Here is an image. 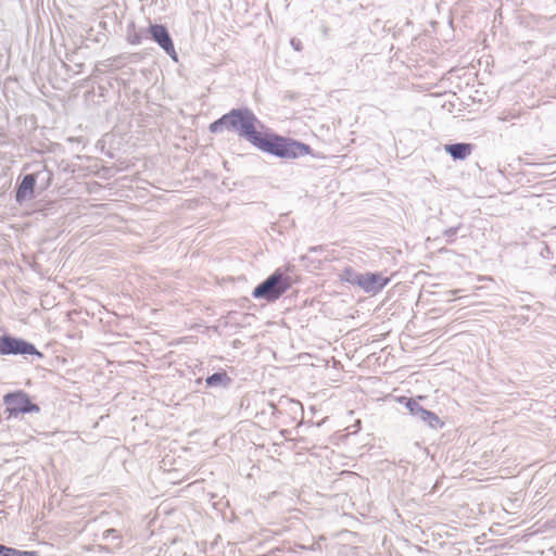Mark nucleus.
Instances as JSON below:
<instances>
[{
  "mask_svg": "<svg viewBox=\"0 0 556 556\" xmlns=\"http://www.w3.org/2000/svg\"><path fill=\"white\" fill-rule=\"evenodd\" d=\"M459 229V226L457 227H451L446 230H444L443 235L447 238V242L452 243L454 240L452 237H454L457 233V230Z\"/></svg>",
  "mask_w": 556,
  "mask_h": 556,
  "instance_id": "obj_14",
  "label": "nucleus"
},
{
  "mask_svg": "<svg viewBox=\"0 0 556 556\" xmlns=\"http://www.w3.org/2000/svg\"><path fill=\"white\" fill-rule=\"evenodd\" d=\"M390 279L379 273L357 274L353 283L359 286L365 292L376 294L383 289Z\"/></svg>",
  "mask_w": 556,
  "mask_h": 556,
  "instance_id": "obj_7",
  "label": "nucleus"
},
{
  "mask_svg": "<svg viewBox=\"0 0 556 556\" xmlns=\"http://www.w3.org/2000/svg\"><path fill=\"white\" fill-rule=\"evenodd\" d=\"M110 538L118 540V543L116 545L117 547L122 546V544H121V535H119V533H118V531L116 529L111 528V529H108V530H105L103 532V534H102V539L103 540H109Z\"/></svg>",
  "mask_w": 556,
  "mask_h": 556,
  "instance_id": "obj_13",
  "label": "nucleus"
},
{
  "mask_svg": "<svg viewBox=\"0 0 556 556\" xmlns=\"http://www.w3.org/2000/svg\"><path fill=\"white\" fill-rule=\"evenodd\" d=\"M231 379L227 375L226 371H218L214 372L213 375L208 376L205 379V383L207 387L216 388V387H223L226 388L230 384Z\"/></svg>",
  "mask_w": 556,
  "mask_h": 556,
  "instance_id": "obj_11",
  "label": "nucleus"
},
{
  "mask_svg": "<svg viewBox=\"0 0 556 556\" xmlns=\"http://www.w3.org/2000/svg\"><path fill=\"white\" fill-rule=\"evenodd\" d=\"M3 403L10 416L20 414L39 413L40 407L31 403L29 395L24 391L8 393L3 396Z\"/></svg>",
  "mask_w": 556,
  "mask_h": 556,
  "instance_id": "obj_4",
  "label": "nucleus"
},
{
  "mask_svg": "<svg viewBox=\"0 0 556 556\" xmlns=\"http://www.w3.org/2000/svg\"><path fill=\"white\" fill-rule=\"evenodd\" d=\"M149 33L152 39L175 61H177V53L173 40L165 26L154 24L150 25Z\"/></svg>",
  "mask_w": 556,
  "mask_h": 556,
  "instance_id": "obj_8",
  "label": "nucleus"
},
{
  "mask_svg": "<svg viewBox=\"0 0 556 556\" xmlns=\"http://www.w3.org/2000/svg\"><path fill=\"white\" fill-rule=\"evenodd\" d=\"M445 151L454 159V160H465L472 151V144L470 143H453L446 144Z\"/></svg>",
  "mask_w": 556,
  "mask_h": 556,
  "instance_id": "obj_10",
  "label": "nucleus"
},
{
  "mask_svg": "<svg viewBox=\"0 0 556 556\" xmlns=\"http://www.w3.org/2000/svg\"><path fill=\"white\" fill-rule=\"evenodd\" d=\"M128 41L131 45H139L141 42V38L139 35H137V34L132 35L130 31H128Z\"/></svg>",
  "mask_w": 556,
  "mask_h": 556,
  "instance_id": "obj_15",
  "label": "nucleus"
},
{
  "mask_svg": "<svg viewBox=\"0 0 556 556\" xmlns=\"http://www.w3.org/2000/svg\"><path fill=\"white\" fill-rule=\"evenodd\" d=\"M8 548V546L0 544V556H7Z\"/></svg>",
  "mask_w": 556,
  "mask_h": 556,
  "instance_id": "obj_17",
  "label": "nucleus"
},
{
  "mask_svg": "<svg viewBox=\"0 0 556 556\" xmlns=\"http://www.w3.org/2000/svg\"><path fill=\"white\" fill-rule=\"evenodd\" d=\"M254 147L281 159H296L311 153L308 144L278 135H261Z\"/></svg>",
  "mask_w": 556,
  "mask_h": 556,
  "instance_id": "obj_2",
  "label": "nucleus"
},
{
  "mask_svg": "<svg viewBox=\"0 0 556 556\" xmlns=\"http://www.w3.org/2000/svg\"><path fill=\"white\" fill-rule=\"evenodd\" d=\"M401 403H404L406 408L409 410L410 415L416 417L417 419L424 421L429 427L437 429L443 427V422L433 412H430L424 408L419 402L415 399L401 397Z\"/></svg>",
  "mask_w": 556,
  "mask_h": 556,
  "instance_id": "obj_6",
  "label": "nucleus"
},
{
  "mask_svg": "<svg viewBox=\"0 0 556 556\" xmlns=\"http://www.w3.org/2000/svg\"><path fill=\"white\" fill-rule=\"evenodd\" d=\"M320 249H321V247H312V248L309 249V251H311V252H317V251H318V250H320Z\"/></svg>",
  "mask_w": 556,
  "mask_h": 556,
  "instance_id": "obj_18",
  "label": "nucleus"
},
{
  "mask_svg": "<svg viewBox=\"0 0 556 556\" xmlns=\"http://www.w3.org/2000/svg\"><path fill=\"white\" fill-rule=\"evenodd\" d=\"M36 355L41 358L43 355L36 346L24 339L4 334L0 337V355Z\"/></svg>",
  "mask_w": 556,
  "mask_h": 556,
  "instance_id": "obj_5",
  "label": "nucleus"
},
{
  "mask_svg": "<svg viewBox=\"0 0 556 556\" xmlns=\"http://www.w3.org/2000/svg\"><path fill=\"white\" fill-rule=\"evenodd\" d=\"M290 286V277L276 270L253 290L252 295L255 299L273 302L279 299Z\"/></svg>",
  "mask_w": 556,
  "mask_h": 556,
  "instance_id": "obj_3",
  "label": "nucleus"
},
{
  "mask_svg": "<svg viewBox=\"0 0 556 556\" xmlns=\"http://www.w3.org/2000/svg\"><path fill=\"white\" fill-rule=\"evenodd\" d=\"M257 117L249 109H232L220 118L210 125L211 132H222L224 130H232L238 132L240 137L247 139L252 146L261 137V132L256 130L258 124Z\"/></svg>",
  "mask_w": 556,
  "mask_h": 556,
  "instance_id": "obj_1",
  "label": "nucleus"
},
{
  "mask_svg": "<svg viewBox=\"0 0 556 556\" xmlns=\"http://www.w3.org/2000/svg\"><path fill=\"white\" fill-rule=\"evenodd\" d=\"M35 185H36L35 175H33V174L25 175L16 190V194H15L16 202L22 203L25 200L33 199Z\"/></svg>",
  "mask_w": 556,
  "mask_h": 556,
  "instance_id": "obj_9",
  "label": "nucleus"
},
{
  "mask_svg": "<svg viewBox=\"0 0 556 556\" xmlns=\"http://www.w3.org/2000/svg\"><path fill=\"white\" fill-rule=\"evenodd\" d=\"M7 556H39L35 551H20L13 547L8 548Z\"/></svg>",
  "mask_w": 556,
  "mask_h": 556,
  "instance_id": "obj_12",
  "label": "nucleus"
},
{
  "mask_svg": "<svg viewBox=\"0 0 556 556\" xmlns=\"http://www.w3.org/2000/svg\"><path fill=\"white\" fill-rule=\"evenodd\" d=\"M291 46L293 47V49L295 51H301L303 49L302 42L299 39H295V38L291 39Z\"/></svg>",
  "mask_w": 556,
  "mask_h": 556,
  "instance_id": "obj_16",
  "label": "nucleus"
}]
</instances>
